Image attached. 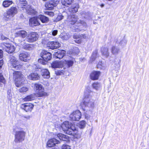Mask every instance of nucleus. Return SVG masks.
I'll return each instance as SVG.
<instances>
[{"instance_id":"nucleus-1","label":"nucleus","mask_w":149,"mask_h":149,"mask_svg":"<svg viewBox=\"0 0 149 149\" xmlns=\"http://www.w3.org/2000/svg\"><path fill=\"white\" fill-rule=\"evenodd\" d=\"M92 91L89 87H87L84 91V97L83 100V105L87 110H90L91 108L94 107V103L92 100L91 99L92 95L91 94Z\"/></svg>"},{"instance_id":"nucleus-2","label":"nucleus","mask_w":149,"mask_h":149,"mask_svg":"<svg viewBox=\"0 0 149 149\" xmlns=\"http://www.w3.org/2000/svg\"><path fill=\"white\" fill-rule=\"evenodd\" d=\"M40 56L43 60L41 59H39L38 61L39 63L43 65H45L47 62L51 59L52 57L50 53L45 50H43L41 52Z\"/></svg>"},{"instance_id":"nucleus-3","label":"nucleus","mask_w":149,"mask_h":149,"mask_svg":"<svg viewBox=\"0 0 149 149\" xmlns=\"http://www.w3.org/2000/svg\"><path fill=\"white\" fill-rule=\"evenodd\" d=\"M8 65L9 66L17 69L20 68L21 67V65L17 58L12 56H11L9 57Z\"/></svg>"},{"instance_id":"nucleus-4","label":"nucleus","mask_w":149,"mask_h":149,"mask_svg":"<svg viewBox=\"0 0 149 149\" xmlns=\"http://www.w3.org/2000/svg\"><path fill=\"white\" fill-rule=\"evenodd\" d=\"M78 17L76 15H72L69 16L67 19V21L71 24H74L76 22L79 23L80 24L83 25L84 26H86V23L83 21L80 20L77 21L78 19Z\"/></svg>"},{"instance_id":"nucleus-5","label":"nucleus","mask_w":149,"mask_h":149,"mask_svg":"<svg viewBox=\"0 0 149 149\" xmlns=\"http://www.w3.org/2000/svg\"><path fill=\"white\" fill-rule=\"evenodd\" d=\"M63 130L67 134H68V131H71L74 129V125L73 123L68 121L64 122L61 125Z\"/></svg>"},{"instance_id":"nucleus-6","label":"nucleus","mask_w":149,"mask_h":149,"mask_svg":"<svg viewBox=\"0 0 149 149\" xmlns=\"http://www.w3.org/2000/svg\"><path fill=\"white\" fill-rule=\"evenodd\" d=\"M18 9L15 7H11L9 9L6 13L5 14L4 16L8 20L13 17L17 13Z\"/></svg>"},{"instance_id":"nucleus-7","label":"nucleus","mask_w":149,"mask_h":149,"mask_svg":"<svg viewBox=\"0 0 149 149\" xmlns=\"http://www.w3.org/2000/svg\"><path fill=\"white\" fill-rule=\"evenodd\" d=\"M34 86L38 97H42L47 95V93L44 92V88L41 84L36 83L34 84Z\"/></svg>"},{"instance_id":"nucleus-8","label":"nucleus","mask_w":149,"mask_h":149,"mask_svg":"<svg viewBox=\"0 0 149 149\" xmlns=\"http://www.w3.org/2000/svg\"><path fill=\"white\" fill-rule=\"evenodd\" d=\"M39 38L37 33L33 32L29 33L25 38L26 40L29 42H33L37 41Z\"/></svg>"},{"instance_id":"nucleus-9","label":"nucleus","mask_w":149,"mask_h":149,"mask_svg":"<svg viewBox=\"0 0 149 149\" xmlns=\"http://www.w3.org/2000/svg\"><path fill=\"white\" fill-rule=\"evenodd\" d=\"M25 135V133L23 130L16 131L15 134V141L17 142H22L24 140Z\"/></svg>"},{"instance_id":"nucleus-10","label":"nucleus","mask_w":149,"mask_h":149,"mask_svg":"<svg viewBox=\"0 0 149 149\" xmlns=\"http://www.w3.org/2000/svg\"><path fill=\"white\" fill-rule=\"evenodd\" d=\"M81 113L79 110L73 111L70 115L69 117L70 120L73 121H78L81 118Z\"/></svg>"},{"instance_id":"nucleus-11","label":"nucleus","mask_w":149,"mask_h":149,"mask_svg":"<svg viewBox=\"0 0 149 149\" xmlns=\"http://www.w3.org/2000/svg\"><path fill=\"white\" fill-rule=\"evenodd\" d=\"M1 46L3 50L9 53L13 52L15 49L14 46L9 43H3Z\"/></svg>"},{"instance_id":"nucleus-12","label":"nucleus","mask_w":149,"mask_h":149,"mask_svg":"<svg viewBox=\"0 0 149 149\" xmlns=\"http://www.w3.org/2000/svg\"><path fill=\"white\" fill-rule=\"evenodd\" d=\"M68 134L73 135L74 138H76L77 139L81 138L82 134L81 132L78 131L75 127L74 130L71 131H68Z\"/></svg>"},{"instance_id":"nucleus-13","label":"nucleus","mask_w":149,"mask_h":149,"mask_svg":"<svg viewBox=\"0 0 149 149\" xmlns=\"http://www.w3.org/2000/svg\"><path fill=\"white\" fill-rule=\"evenodd\" d=\"M47 45L48 47L52 49H57L61 46V44L57 41L49 42Z\"/></svg>"},{"instance_id":"nucleus-14","label":"nucleus","mask_w":149,"mask_h":149,"mask_svg":"<svg viewBox=\"0 0 149 149\" xmlns=\"http://www.w3.org/2000/svg\"><path fill=\"white\" fill-rule=\"evenodd\" d=\"M33 107L34 106L33 104L28 103L22 104L20 106V107L25 111L28 112L31 111L33 109Z\"/></svg>"},{"instance_id":"nucleus-15","label":"nucleus","mask_w":149,"mask_h":149,"mask_svg":"<svg viewBox=\"0 0 149 149\" xmlns=\"http://www.w3.org/2000/svg\"><path fill=\"white\" fill-rule=\"evenodd\" d=\"M27 35V32L23 30L18 31L15 34V36L16 37H19L23 39L26 38Z\"/></svg>"},{"instance_id":"nucleus-16","label":"nucleus","mask_w":149,"mask_h":149,"mask_svg":"<svg viewBox=\"0 0 149 149\" xmlns=\"http://www.w3.org/2000/svg\"><path fill=\"white\" fill-rule=\"evenodd\" d=\"M38 16L31 18L29 19V24L31 26H36L40 24L38 20Z\"/></svg>"},{"instance_id":"nucleus-17","label":"nucleus","mask_w":149,"mask_h":149,"mask_svg":"<svg viewBox=\"0 0 149 149\" xmlns=\"http://www.w3.org/2000/svg\"><path fill=\"white\" fill-rule=\"evenodd\" d=\"M66 52L64 50H59L54 54V56L56 58H62L65 56Z\"/></svg>"},{"instance_id":"nucleus-18","label":"nucleus","mask_w":149,"mask_h":149,"mask_svg":"<svg viewBox=\"0 0 149 149\" xmlns=\"http://www.w3.org/2000/svg\"><path fill=\"white\" fill-rule=\"evenodd\" d=\"M73 63V61L72 60H63L62 61L63 67L64 69L68 68L72 66Z\"/></svg>"},{"instance_id":"nucleus-19","label":"nucleus","mask_w":149,"mask_h":149,"mask_svg":"<svg viewBox=\"0 0 149 149\" xmlns=\"http://www.w3.org/2000/svg\"><path fill=\"white\" fill-rule=\"evenodd\" d=\"M100 71H93L90 74V78L93 80H97L100 75Z\"/></svg>"},{"instance_id":"nucleus-20","label":"nucleus","mask_w":149,"mask_h":149,"mask_svg":"<svg viewBox=\"0 0 149 149\" xmlns=\"http://www.w3.org/2000/svg\"><path fill=\"white\" fill-rule=\"evenodd\" d=\"M59 143L58 140L56 139L53 138L49 140L47 142V146L49 147H52L54 146L56 144Z\"/></svg>"},{"instance_id":"nucleus-21","label":"nucleus","mask_w":149,"mask_h":149,"mask_svg":"<svg viewBox=\"0 0 149 149\" xmlns=\"http://www.w3.org/2000/svg\"><path fill=\"white\" fill-rule=\"evenodd\" d=\"M79 7V5L77 3L73 4L68 9L69 12L72 13H74L77 12Z\"/></svg>"},{"instance_id":"nucleus-22","label":"nucleus","mask_w":149,"mask_h":149,"mask_svg":"<svg viewBox=\"0 0 149 149\" xmlns=\"http://www.w3.org/2000/svg\"><path fill=\"white\" fill-rule=\"evenodd\" d=\"M27 78L29 80L36 81L38 80L40 77L37 73H32L27 76Z\"/></svg>"},{"instance_id":"nucleus-23","label":"nucleus","mask_w":149,"mask_h":149,"mask_svg":"<svg viewBox=\"0 0 149 149\" xmlns=\"http://www.w3.org/2000/svg\"><path fill=\"white\" fill-rule=\"evenodd\" d=\"M19 58L21 60L24 61H26L30 58L29 55L27 53H21L19 55Z\"/></svg>"},{"instance_id":"nucleus-24","label":"nucleus","mask_w":149,"mask_h":149,"mask_svg":"<svg viewBox=\"0 0 149 149\" xmlns=\"http://www.w3.org/2000/svg\"><path fill=\"white\" fill-rule=\"evenodd\" d=\"M13 77L15 80H22L23 79V75L20 71H15L13 73Z\"/></svg>"},{"instance_id":"nucleus-25","label":"nucleus","mask_w":149,"mask_h":149,"mask_svg":"<svg viewBox=\"0 0 149 149\" xmlns=\"http://www.w3.org/2000/svg\"><path fill=\"white\" fill-rule=\"evenodd\" d=\"M56 4L54 1H51L47 2L45 5L46 7L49 10H51L53 9L54 7L56 6Z\"/></svg>"},{"instance_id":"nucleus-26","label":"nucleus","mask_w":149,"mask_h":149,"mask_svg":"<svg viewBox=\"0 0 149 149\" xmlns=\"http://www.w3.org/2000/svg\"><path fill=\"white\" fill-rule=\"evenodd\" d=\"M41 74L43 77L48 79L50 77V73L49 71L47 69H41Z\"/></svg>"},{"instance_id":"nucleus-27","label":"nucleus","mask_w":149,"mask_h":149,"mask_svg":"<svg viewBox=\"0 0 149 149\" xmlns=\"http://www.w3.org/2000/svg\"><path fill=\"white\" fill-rule=\"evenodd\" d=\"M27 13L30 15H34L36 13V11L33 9L31 7V6L28 5L25 7Z\"/></svg>"},{"instance_id":"nucleus-28","label":"nucleus","mask_w":149,"mask_h":149,"mask_svg":"<svg viewBox=\"0 0 149 149\" xmlns=\"http://www.w3.org/2000/svg\"><path fill=\"white\" fill-rule=\"evenodd\" d=\"M38 19L40 20L42 23H47L49 21V19L48 17L42 15H39L38 16Z\"/></svg>"},{"instance_id":"nucleus-29","label":"nucleus","mask_w":149,"mask_h":149,"mask_svg":"<svg viewBox=\"0 0 149 149\" xmlns=\"http://www.w3.org/2000/svg\"><path fill=\"white\" fill-rule=\"evenodd\" d=\"M62 63V61L61 62L55 61L52 63L51 66L53 68H62L63 67Z\"/></svg>"},{"instance_id":"nucleus-30","label":"nucleus","mask_w":149,"mask_h":149,"mask_svg":"<svg viewBox=\"0 0 149 149\" xmlns=\"http://www.w3.org/2000/svg\"><path fill=\"white\" fill-rule=\"evenodd\" d=\"M101 52L103 55L106 57H107L109 55L108 48L107 47H104L101 49Z\"/></svg>"},{"instance_id":"nucleus-31","label":"nucleus","mask_w":149,"mask_h":149,"mask_svg":"<svg viewBox=\"0 0 149 149\" xmlns=\"http://www.w3.org/2000/svg\"><path fill=\"white\" fill-rule=\"evenodd\" d=\"M57 136L61 140L64 141H67L68 140V136L62 133H59L57 134Z\"/></svg>"},{"instance_id":"nucleus-32","label":"nucleus","mask_w":149,"mask_h":149,"mask_svg":"<svg viewBox=\"0 0 149 149\" xmlns=\"http://www.w3.org/2000/svg\"><path fill=\"white\" fill-rule=\"evenodd\" d=\"M101 84L97 82H95L92 84V88L96 90H99L101 88Z\"/></svg>"},{"instance_id":"nucleus-33","label":"nucleus","mask_w":149,"mask_h":149,"mask_svg":"<svg viewBox=\"0 0 149 149\" xmlns=\"http://www.w3.org/2000/svg\"><path fill=\"white\" fill-rule=\"evenodd\" d=\"M60 36L63 40H67L71 37V36L68 33L64 32L61 33Z\"/></svg>"},{"instance_id":"nucleus-34","label":"nucleus","mask_w":149,"mask_h":149,"mask_svg":"<svg viewBox=\"0 0 149 149\" xmlns=\"http://www.w3.org/2000/svg\"><path fill=\"white\" fill-rule=\"evenodd\" d=\"M73 38L74 39H76L75 40V42L77 43H80L81 42V40L80 39L81 35L77 34H74L73 36Z\"/></svg>"},{"instance_id":"nucleus-35","label":"nucleus","mask_w":149,"mask_h":149,"mask_svg":"<svg viewBox=\"0 0 149 149\" xmlns=\"http://www.w3.org/2000/svg\"><path fill=\"white\" fill-rule=\"evenodd\" d=\"M119 51V49L118 47L113 46L111 49V52L113 54H117Z\"/></svg>"},{"instance_id":"nucleus-36","label":"nucleus","mask_w":149,"mask_h":149,"mask_svg":"<svg viewBox=\"0 0 149 149\" xmlns=\"http://www.w3.org/2000/svg\"><path fill=\"white\" fill-rule=\"evenodd\" d=\"M24 79H23L22 80H18L16 79L15 80V84L16 86L18 87L24 84L23 81Z\"/></svg>"},{"instance_id":"nucleus-37","label":"nucleus","mask_w":149,"mask_h":149,"mask_svg":"<svg viewBox=\"0 0 149 149\" xmlns=\"http://www.w3.org/2000/svg\"><path fill=\"white\" fill-rule=\"evenodd\" d=\"M73 0H62L61 3L62 4L65 6H68L69 5H70Z\"/></svg>"},{"instance_id":"nucleus-38","label":"nucleus","mask_w":149,"mask_h":149,"mask_svg":"<svg viewBox=\"0 0 149 149\" xmlns=\"http://www.w3.org/2000/svg\"><path fill=\"white\" fill-rule=\"evenodd\" d=\"M35 98L34 95L31 94L25 97L24 99V100L25 101H28L33 100Z\"/></svg>"},{"instance_id":"nucleus-39","label":"nucleus","mask_w":149,"mask_h":149,"mask_svg":"<svg viewBox=\"0 0 149 149\" xmlns=\"http://www.w3.org/2000/svg\"><path fill=\"white\" fill-rule=\"evenodd\" d=\"M12 3L10 1H4L3 3V6L5 7H8Z\"/></svg>"},{"instance_id":"nucleus-40","label":"nucleus","mask_w":149,"mask_h":149,"mask_svg":"<svg viewBox=\"0 0 149 149\" xmlns=\"http://www.w3.org/2000/svg\"><path fill=\"white\" fill-rule=\"evenodd\" d=\"M97 51H94L91 57L90 61L91 62L95 60L97 56Z\"/></svg>"},{"instance_id":"nucleus-41","label":"nucleus","mask_w":149,"mask_h":149,"mask_svg":"<svg viewBox=\"0 0 149 149\" xmlns=\"http://www.w3.org/2000/svg\"><path fill=\"white\" fill-rule=\"evenodd\" d=\"M86 124L85 121L82 120L79 122L78 125V127L80 129H83L85 127Z\"/></svg>"},{"instance_id":"nucleus-42","label":"nucleus","mask_w":149,"mask_h":149,"mask_svg":"<svg viewBox=\"0 0 149 149\" xmlns=\"http://www.w3.org/2000/svg\"><path fill=\"white\" fill-rule=\"evenodd\" d=\"M21 6L22 8H25L26 7V4L27 2L26 0H19Z\"/></svg>"},{"instance_id":"nucleus-43","label":"nucleus","mask_w":149,"mask_h":149,"mask_svg":"<svg viewBox=\"0 0 149 149\" xmlns=\"http://www.w3.org/2000/svg\"><path fill=\"white\" fill-rule=\"evenodd\" d=\"M64 73V71L63 70H55V73L56 75H63Z\"/></svg>"},{"instance_id":"nucleus-44","label":"nucleus","mask_w":149,"mask_h":149,"mask_svg":"<svg viewBox=\"0 0 149 149\" xmlns=\"http://www.w3.org/2000/svg\"><path fill=\"white\" fill-rule=\"evenodd\" d=\"M32 45L29 44H26L25 45L23 46V48L27 50H31L32 49Z\"/></svg>"},{"instance_id":"nucleus-45","label":"nucleus","mask_w":149,"mask_h":149,"mask_svg":"<svg viewBox=\"0 0 149 149\" xmlns=\"http://www.w3.org/2000/svg\"><path fill=\"white\" fill-rule=\"evenodd\" d=\"M97 66L98 68L102 69L105 67V64L102 62H100Z\"/></svg>"},{"instance_id":"nucleus-46","label":"nucleus","mask_w":149,"mask_h":149,"mask_svg":"<svg viewBox=\"0 0 149 149\" xmlns=\"http://www.w3.org/2000/svg\"><path fill=\"white\" fill-rule=\"evenodd\" d=\"M7 97L9 100L11 99L12 98V95L11 92L10 90H8L7 91Z\"/></svg>"},{"instance_id":"nucleus-47","label":"nucleus","mask_w":149,"mask_h":149,"mask_svg":"<svg viewBox=\"0 0 149 149\" xmlns=\"http://www.w3.org/2000/svg\"><path fill=\"white\" fill-rule=\"evenodd\" d=\"M63 16L61 14L59 15L55 20V21L57 22L62 19Z\"/></svg>"},{"instance_id":"nucleus-48","label":"nucleus","mask_w":149,"mask_h":149,"mask_svg":"<svg viewBox=\"0 0 149 149\" xmlns=\"http://www.w3.org/2000/svg\"><path fill=\"white\" fill-rule=\"evenodd\" d=\"M28 90V88L26 87H23L19 89V91L20 93H23L26 92Z\"/></svg>"},{"instance_id":"nucleus-49","label":"nucleus","mask_w":149,"mask_h":149,"mask_svg":"<svg viewBox=\"0 0 149 149\" xmlns=\"http://www.w3.org/2000/svg\"><path fill=\"white\" fill-rule=\"evenodd\" d=\"M33 69L32 70L34 71L35 70L36 71L37 70V69H40L41 70V68L39 67L38 66L36 65H34L32 66Z\"/></svg>"},{"instance_id":"nucleus-50","label":"nucleus","mask_w":149,"mask_h":149,"mask_svg":"<svg viewBox=\"0 0 149 149\" xmlns=\"http://www.w3.org/2000/svg\"><path fill=\"white\" fill-rule=\"evenodd\" d=\"M0 82L3 83H4L5 82L4 78L1 73H0Z\"/></svg>"},{"instance_id":"nucleus-51","label":"nucleus","mask_w":149,"mask_h":149,"mask_svg":"<svg viewBox=\"0 0 149 149\" xmlns=\"http://www.w3.org/2000/svg\"><path fill=\"white\" fill-rule=\"evenodd\" d=\"M62 149H71L70 147L67 145H63L62 146Z\"/></svg>"},{"instance_id":"nucleus-52","label":"nucleus","mask_w":149,"mask_h":149,"mask_svg":"<svg viewBox=\"0 0 149 149\" xmlns=\"http://www.w3.org/2000/svg\"><path fill=\"white\" fill-rule=\"evenodd\" d=\"M58 33V31L56 30H54L52 31V34L53 36H56Z\"/></svg>"},{"instance_id":"nucleus-53","label":"nucleus","mask_w":149,"mask_h":149,"mask_svg":"<svg viewBox=\"0 0 149 149\" xmlns=\"http://www.w3.org/2000/svg\"><path fill=\"white\" fill-rule=\"evenodd\" d=\"M45 14L50 16L54 15V13L51 12H45Z\"/></svg>"},{"instance_id":"nucleus-54","label":"nucleus","mask_w":149,"mask_h":149,"mask_svg":"<svg viewBox=\"0 0 149 149\" xmlns=\"http://www.w3.org/2000/svg\"><path fill=\"white\" fill-rule=\"evenodd\" d=\"M73 29L74 30V31L77 32L81 30V29H80L78 27H77V28H74Z\"/></svg>"},{"instance_id":"nucleus-55","label":"nucleus","mask_w":149,"mask_h":149,"mask_svg":"<svg viewBox=\"0 0 149 149\" xmlns=\"http://www.w3.org/2000/svg\"><path fill=\"white\" fill-rule=\"evenodd\" d=\"M3 64V61L2 60H0V68H1Z\"/></svg>"},{"instance_id":"nucleus-56","label":"nucleus","mask_w":149,"mask_h":149,"mask_svg":"<svg viewBox=\"0 0 149 149\" xmlns=\"http://www.w3.org/2000/svg\"><path fill=\"white\" fill-rule=\"evenodd\" d=\"M3 57V51L0 49V58H1Z\"/></svg>"},{"instance_id":"nucleus-57","label":"nucleus","mask_w":149,"mask_h":149,"mask_svg":"<svg viewBox=\"0 0 149 149\" xmlns=\"http://www.w3.org/2000/svg\"><path fill=\"white\" fill-rule=\"evenodd\" d=\"M1 38L2 40H7L8 39V38L6 37H5L4 36L2 35L1 36Z\"/></svg>"},{"instance_id":"nucleus-58","label":"nucleus","mask_w":149,"mask_h":149,"mask_svg":"<svg viewBox=\"0 0 149 149\" xmlns=\"http://www.w3.org/2000/svg\"><path fill=\"white\" fill-rule=\"evenodd\" d=\"M86 35L85 34H84V35H81V38H86Z\"/></svg>"},{"instance_id":"nucleus-59","label":"nucleus","mask_w":149,"mask_h":149,"mask_svg":"<svg viewBox=\"0 0 149 149\" xmlns=\"http://www.w3.org/2000/svg\"><path fill=\"white\" fill-rule=\"evenodd\" d=\"M85 13H86L84 11H82L80 13V14L82 15H83Z\"/></svg>"},{"instance_id":"nucleus-60","label":"nucleus","mask_w":149,"mask_h":149,"mask_svg":"<svg viewBox=\"0 0 149 149\" xmlns=\"http://www.w3.org/2000/svg\"><path fill=\"white\" fill-rule=\"evenodd\" d=\"M100 6L102 7H103L104 6V5L103 4H102L100 5Z\"/></svg>"},{"instance_id":"nucleus-61","label":"nucleus","mask_w":149,"mask_h":149,"mask_svg":"<svg viewBox=\"0 0 149 149\" xmlns=\"http://www.w3.org/2000/svg\"><path fill=\"white\" fill-rule=\"evenodd\" d=\"M123 41H120V44H121V45H122Z\"/></svg>"},{"instance_id":"nucleus-62","label":"nucleus","mask_w":149,"mask_h":149,"mask_svg":"<svg viewBox=\"0 0 149 149\" xmlns=\"http://www.w3.org/2000/svg\"><path fill=\"white\" fill-rule=\"evenodd\" d=\"M2 84H1V83H0V86H2Z\"/></svg>"},{"instance_id":"nucleus-63","label":"nucleus","mask_w":149,"mask_h":149,"mask_svg":"<svg viewBox=\"0 0 149 149\" xmlns=\"http://www.w3.org/2000/svg\"><path fill=\"white\" fill-rule=\"evenodd\" d=\"M83 17H84V18H87V17L86 16H83Z\"/></svg>"},{"instance_id":"nucleus-64","label":"nucleus","mask_w":149,"mask_h":149,"mask_svg":"<svg viewBox=\"0 0 149 149\" xmlns=\"http://www.w3.org/2000/svg\"><path fill=\"white\" fill-rule=\"evenodd\" d=\"M43 0V1H47V0Z\"/></svg>"}]
</instances>
